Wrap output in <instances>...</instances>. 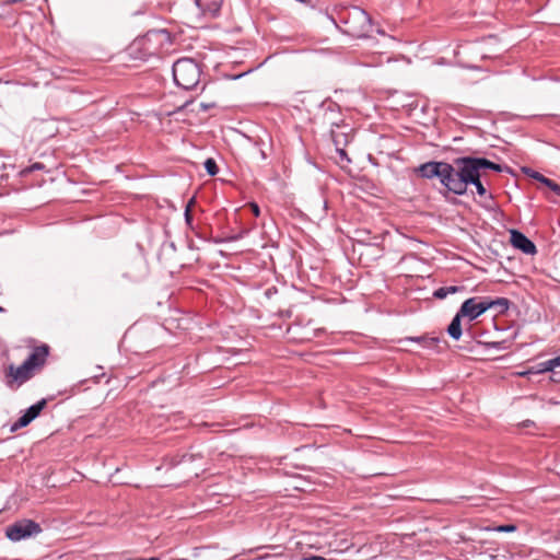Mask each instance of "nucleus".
<instances>
[{
  "label": "nucleus",
  "mask_w": 560,
  "mask_h": 560,
  "mask_svg": "<svg viewBox=\"0 0 560 560\" xmlns=\"http://www.w3.org/2000/svg\"><path fill=\"white\" fill-rule=\"evenodd\" d=\"M454 164L457 168L459 179L462 180L464 194H466L467 186L470 183H475L477 182V178H481L482 170H492L498 173L503 171L502 165L491 162L485 158H457L454 160Z\"/></svg>",
  "instance_id": "1"
},
{
  "label": "nucleus",
  "mask_w": 560,
  "mask_h": 560,
  "mask_svg": "<svg viewBox=\"0 0 560 560\" xmlns=\"http://www.w3.org/2000/svg\"><path fill=\"white\" fill-rule=\"evenodd\" d=\"M172 70L175 84L184 90H191L199 83V66L190 58L178 59Z\"/></svg>",
  "instance_id": "2"
},
{
  "label": "nucleus",
  "mask_w": 560,
  "mask_h": 560,
  "mask_svg": "<svg viewBox=\"0 0 560 560\" xmlns=\"http://www.w3.org/2000/svg\"><path fill=\"white\" fill-rule=\"evenodd\" d=\"M349 28L348 32L358 38L369 36L372 31V19L366 11L359 7L352 8L349 18L346 21Z\"/></svg>",
  "instance_id": "3"
},
{
  "label": "nucleus",
  "mask_w": 560,
  "mask_h": 560,
  "mask_svg": "<svg viewBox=\"0 0 560 560\" xmlns=\"http://www.w3.org/2000/svg\"><path fill=\"white\" fill-rule=\"evenodd\" d=\"M40 533V525L37 522L28 518L16 521L5 528L7 538L14 542L28 539L31 537L37 536Z\"/></svg>",
  "instance_id": "4"
},
{
  "label": "nucleus",
  "mask_w": 560,
  "mask_h": 560,
  "mask_svg": "<svg viewBox=\"0 0 560 560\" xmlns=\"http://www.w3.org/2000/svg\"><path fill=\"white\" fill-rule=\"evenodd\" d=\"M491 303H488V296L469 298L463 302L459 307V316H464L469 322L477 319L479 316L490 310Z\"/></svg>",
  "instance_id": "5"
},
{
  "label": "nucleus",
  "mask_w": 560,
  "mask_h": 560,
  "mask_svg": "<svg viewBox=\"0 0 560 560\" xmlns=\"http://www.w3.org/2000/svg\"><path fill=\"white\" fill-rule=\"evenodd\" d=\"M440 183L451 192L462 196L465 195L455 164L445 162L440 176Z\"/></svg>",
  "instance_id": "6"
},
{
  "label": "nucleus",
  "mask_w": 560,
  "mask_h": 560,
  "mask_svg": "<svg viewBox=\"0 0 560 560\" xmlns=\"http://www.w3.org/2000/svg\"><path fill=\"white\" fill-rule=\"evenodd\" d=\"M511 244L514 248L520 249L526 255H534L537 253L536 245L524 233L517 230L510 231Z\"/></svg>",
  "instance_id": "7"
},
{
  "label": "nucleus",
  "mask_w": 560,
  "mask_h": 560,
  "mask_svg": "<svg viewBox=\"0 0 560 560\" xmlns=\"http://www.w3.org/2000/svg\"><path fill=\"white\" fill-rule=\"evenodd\" d=\"M34 370H32L25 362H23L20 366L14 368L13 364L9 366L8 377H11V381H8V385L11 386V383L14 382L18 386L24 384L34 375Z\"/></svg>",
  "instance_id": "8"
},
{
  "label": "nucleus",
  "mask_w": 560,
  "mask_h": 560,
  "mask_svg": "<svg viewBox=\"0 0 560 560\" xmlns=\"http://www.w3.org/2000/svg\"><path fill=\"white\" fill-rule=\"evenodd\" d=\"M49 354V347L42 345L35 347L24 361L32 370L36 371L44 366Z\"/></svg>",
  "instance_id": "9"
},
{
  "label": "nucleus",
  "mask_w": 560,
  "mask_h": 560,
  "mask_svg": "<svg viewBox=\"0 0 560 560\" xmlns=\"http://www.w3.org/2000/svg\"><path fill=\"white\" fill-rule=\"evenodd\" d=\"M559 366H560V355H558L553 359L544 361V362H539V363L530 366L526 371L521 372L520 375L528 376V375H533V374H542L546 372H551L556 368H559Z\"/></svg>",
  "instance_id": "10"
},
{
  "label": "nucleus",
  "mask_w": 560,
  "mask_h": 560,
  "mask_svg": "<svg viewBox=\"0 0 560 560\" xmlns=\"http://www.w3.org/2000/svg\"><path fill=\"white\" fill-rule=\"evenodd\" d=\"M444 164L445 162L429 161L418 167V173L421 177L427 179H432L434 177L440 179Z\"/></svg>",
  "instance_id": "11"
},
{
  "label": "nucleus",
  "mask_w": 560,
  "mask_h": 560,
  "mask_svg": "<svg viewBox=\"0 0 560 560\" xmlns=\"http://www.w3.org/2000/svg\"><path fill=\"white\" fill-rule=\"evenodd\" d=\"M202 15L215 18L220 14L223 0H195Z\"/></svg>",
  "instance_id": "12"
},
{
  "label": "nucleus",
  "mask_w": 560,
  "mask_h": 560,
  "mask_svg": "<svg viewBox=\"0 0 560 560\" xmlns=\"http://www.w3.org/2000/svg\"><path fill=\"white\" fill-rule=\"evenodd\" d=\"M462 318L465 317L459 316V311H457L446 329L448 336L454 340H459L463 335Z\"/></svg>",
  "instance_id": "13"
},
{
  "label": "nucleus",
  "mask_w": 560,
  "mask_h": 560,
  "mask_svg": "<svg viewBox=\"0 0 560 560\" xmlns=\"http://www.w3.org/2000/svg\"><path fill=\"white\" fill-rule=\"evenodd\" d=\"M526 173L528 174V172ZM529 176L547 186L550 190H552L556 195L560 197V185H558L556 182L551 180L550 178L544 176L542 174L536 171H532L529 173Z\"/></svg>",
  "instance_id": "14"
},
{
  "label": "nucleus",
  "mask_w": 560,
  "mask_h": 560,
  "mask_svg": "<svg viewBox=\"0 0 560 560\" xmlns=\"http://www.w3.org/2000/svg\"><path fill=\"white\" fill-rule=\"evenodd\" d=\"M417 342L423 346L424 348H432L434 345H436L440 339L436 337H425V336H418V337H406L405 339H401L400 342Z\"/></svg>",
  "instance_id": "15"
},
{
  "label": "nucleus",
  "mask_w": 560,
  "mask_h": 560,
  "mask_svg": "<svg viewBox=\"0 0 560 560\" xmlns=\"http://www.w3.org/2000/svg\"><path fill=\"white\" fill-rule=\"evenodd\" d=\"M488 303H491L490 308H497L499 314L505 313L511 304L506 298H497L494 300L488 298Z\"/></svg>",
  "instance_id": "16"
},
{
  "label": "nucleus",
  "mask_w": 560,
  "mask_h": 560,
  "mask_svg": "<svg viewBox=\"0 0 560 560\" xmlns=\"http://www.w3.org/2000/svg\"><path fill=\"white\" fill-rule=\"evenodd\" d=\"M45 406L46 399H40L36 404L30 406L24 413L26 415V417L31 419V421H33L39 416L40 411L44 409Z\"/></svg>",
  "instance_id": "17"
},
{
  "label": "nucleus",
  "mask_w": 560,
  "mask_h": 560,
  "mask_svg": "<svg viewBox=\"0 0 560 560\" xmlns=\"http://www.w3.org/2000/svg\"><path fill=\"white\" fill-rule=\"evenodd\" d=\"M338 138H339V136H337V137L334 139V142H335V144H336V152H337V154H338V156H339V159H338V161H337V162H338V164H340V165L343 167V166L348 165V164L351 162V160L349 159V156H348V154H347L346 150H345V149H342V148H339V143H340V141H339V139H338Z\"/></svg>",
  "instance_id": "18"
},
{
  "label": "nucleus",
  "mask_w": 560,
  "mask_h": 560,
  "mask_svg": "<svg viewBox=\"0 0 560 560\" xmlns=\"http://www.w3.org/2000/svg\"><path fill=\"white\" fill-rule=\"evenodd\" d=\"M168 37V33L164 30L150 31L145 35L147 42L161 40Z\"/></svg>",
  "instance_id": "19"
},
{
  "label": "nucleus",
  "mask_w": 560,
  "mask_h": 560,
  "mask_svg": "<svg viewBox=\"0 0 560 560\" xmlns=\"http://www.w3.org/2000/svg\"><path fill=\"white\" fill-rule=\"evenodd\" d=\"M31 419L26 417L25 413H23L12 425H11V432H15L19 429H22L31 423Z\"/></svg>",
  "instance_id": "20"
},
{
  "label": "nucleus",
  "mask_w": 560,
  "mask_h": 560,
  "mask_svg": "<svg viewBox=\"0 0 560 560\" xmlns=\"http://www.w3.org/2000/svg\"><path fill=\"white\" fill-rule=\"evenodd\" d=\"M205 165V168L207 171V173L210 175V176H214L218 174L219 172V167L215 163V161L213 159H207L203 163Z\"/></svg>",
  "instance_id": "21"
},
{
  "label": "nucleus",
  "mask_w": 560,
  "mask_h": 560,
  "mask_svg": "<svg viewBox=\"0 0 560 560\" xmlns=\"http://www.w3.org/2000/svg\"><path fill=\"white\" fill-rule=\"evenodd\" d=\"M516 525L514 524H503V525H499V526H495L493 528L494 532H498V533H513L516 530Z\"/></svg>",
  "instance_id": "22"
},
{
  "label": "nucleus",
  "mask_w": 560,
  "mask_h": 560,
  "mask_svg": "<svg viewBox=\"0 0 560 560\" xmlns=\"http://www.w3.org/2000/svg\"><path fill=\"white\" fill-rule=\"evenodd\" d=\"M194 201H195L194 198H191L189 200V202L187 203V206L185 208V212H184L185 221H186L187 225H189V226H191V224H192V215L190 212V207L194 203Z\"/></svg>",
  "instance_id": "23"
},
{
  "label": "nucleus",
  "mask_w": 560,
  "mask_h": 560,
  "mask_svg": "<svg viewBox=\"0 0 560 560\" xmlns=\"http://www.w3.org/2000/svg\"><path fill=\"white\" fill-rule=\"evenodd\" d=\"M469 185H474L476 187L477 194L481 197L487 195V189L483 186L481 178H477V182L470 183Z\"/></svg>",
  "instance_id": "24"
},
{
  "label": "nucleus",
  "mask_w": 560,
  "mask_h": 560,
  "mask_svg": "<svg viewBox=\"0 0 560 560\" xmlns=\"http://www.w3.org/2000/svg\"><path fill=\"white\" fill-rule=\"evenodd\" d=\"M448 295L446 287H441L433 292V296L439 300H443Z\"/></svg>",
  "instance_id": "25"
},
{
  "label": "nucleus",
  "mask_w": 560,
  "mask_h": 560,
  "mask_svg": "<svg viewBox=\"0 0 560 560\" xmlns=\"http://www.w3.org/2000/svg\"><path fill=\"white\" fill-rule=\"evenodd\" d=\"M244 234H246L245 231H243V232H241L240 234H236V235L228 236L224 241L225 242H234V241H237V240L242 238L244 236Z\"/></svg>",
  "instance_id": "26"
},
{
  "label": "nucleus",
  "mask_w": 560,
  "mask_h": 560,
  "mask_svg": "<svg viewBox=\"0 0 560 560\" xmlns=\"http://www.w3.org/2000/svg\"><path fill=\"white\" fill-rule=\"evenodd\" d=\"M446 289H447L448 295H450V294L457 293V292H459V291H462V290H463V288H462V287H457V285L446 287Z\"/></svg>",
  "instance_id": "27"
},
{
  "label": "nucleus",
  "mask_w": 560,
  "mask_h": 560,
  "mask_svg": "<svg viewBox=\"0 0 560 560\" xmlns=\"http://www.w3.org/2000/svg\"><path fill=\"white\" fill-rule=\"evenodd\" d=\"M250 208L255 217L260 215V209L257 203H250Z\"/></svg>",
  "instance_id": "28"
},
{
  "label": "nucleus",
  "mask_w": 560,
  "mask_h": 560,
  "mask_svg": "<svg viewBox=\"0 0 560 560\" xmlns=\"http://www.w3.org/2000/svg\"><path fill=\"white\" fill-rule=\"evenodd\" d=\"M521 427H523V428L536 427V423L532 420H525L521 423Z\"/></svg>",
  "instance_id": "29"
},
{
  "label": "nucleus",
  "mask_w": 560,
  "mask_h": 560,
  "mask_svg": "<svg viewBox=\"0 0 560 560\" xmlns=\"http://www.w3.org/2000/svg\"><path fill=\"white\" fill-rule=\"evenodd\" d=\"M255 145H256V147H257V149H258V153H259V155H260V159H261V160H266V159H267V154H266V152H265L261 148H259V147H258V142H255Z\"/></svg>",
  "instance_id": "30"
},
{
  "label": "nucleus",
  "mask_w": 560,
  "mask_h": 560,
  "mask_svg": "<svg viewBox=\"0 0 560 560\" xmlns=\"http://www.w3.org/2000/svg\"><path fill=\"white\" fill-rule=\"evenodd\" d=\"M303 560H327V559L322 556H308V557L303 558Z\"/></svg>",
  "instance_id": "31"
},
{
  "label": "nucleus",
  "mask_w": 560,
  "mask_h": 560,
  "mask_svg": "<svg viewBox=\"0 0 560 560\" xmlns=\"http://www.w3.org/2000/svg\"><path fill=\"white\" fill-rule=\"evenodd\" d=\"M272 292H277V290H276L275 288H272V289H271V288H270V289H267V290H266V295H267L268 298H270V296L272 295Z\"/></svg>",
  "instance_id": "32"
},
{
  "label": "nucleus",
  "mask_w": 560,
  "mask_h": 560,
  "mask_svg": "<svg viewBox=\"0 0 560 560\" xmlns=\"http://www.w3.org/2000/svg\"><path fill=\"white\" fill-rule=\"evenodd\" d=\"M127 560H160V558L151 557V558L127 559Z\"/></svg>",
  "instance_id": "33"
},
{
  "label": "nucleus",
  "mask_w": 560,
  "mask_h": 560,
  "mask_svg": "<svg viewBox=\"0 0 560 560\" xmlns=\"http://www.w3.org/2000/svg\"><path fill=\"white\" fill-rule=\"evenodd\" d=\"M490 346L492 348L499 349L500 348V342H492V343H490Z\"/></svg>",
  "instance_id": "34"
},
{
  "label": "nucleus",
  "mask_w": 560,
  "mask_h": 560,
  "mask_svg": "<svg viewBox=\"0 0 560 560\" xmlns=\"http://www.w3.org/2000/svg\"><path fill=\"white\" fill-rule=\"evenodd\" d=\"M40 167H42V166H40V164H39V163H36V164L33 166V168H37V170H38V168H40Z\"/></svg>",
  "instance_id": "35"
},
{
  "label": "nucleus",
  "mask_w": 560,
  "mask_h": 560,
  "mask_svg": "<svg viewBox=\"0 0 560 560\" xmlns=\"http://www.w3.org/2000/svg\"><path fill=\"white\" fill-rule=\"evenodd\" d=\"M4 312V308L2 306H0V313H3Z\"/></svg>",
  "instance_id": "36"
}]
</instances>
